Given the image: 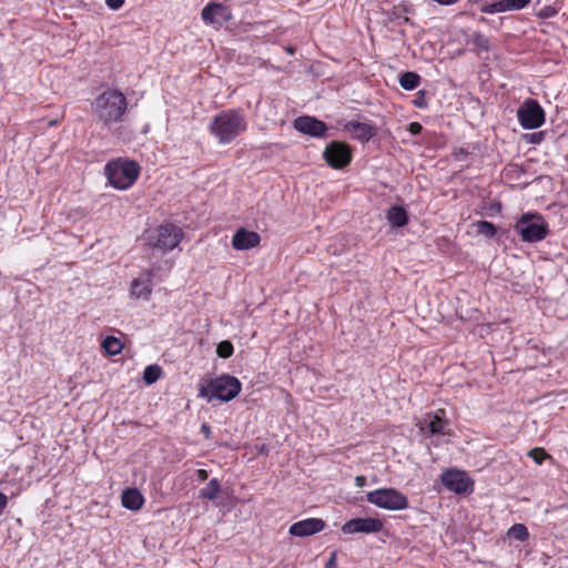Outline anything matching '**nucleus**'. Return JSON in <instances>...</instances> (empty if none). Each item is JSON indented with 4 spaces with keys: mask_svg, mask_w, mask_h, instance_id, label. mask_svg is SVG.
I'll return each mask as SVG.
<instances>
[{
    "mask_svg": "<svg viewBox=\"0 0 568 568\" xmlns=\"http://www.w3.org/2000/svg\"><path fill=\"white\" fill-rule=\"evenodd\" d=\"M209 132L220 144H229L247 130V121L240 109H226L211 120Z\"/></svg>",
    "mask_w": 568,
    "mask_h": 568,
    "instance_id": "nucleus-2",
    "label": "nucleus"
},
{
    "mask_svg": "<svg viewBox=\"0 0 568 568\" xmlns=\"http://www.w3.org/2000/svg\"><path fill=\"white\" fill-rule=\"evenodd\" d=\"M233 352L234 347L230 341H222L216 347V353L221 358H229Z\"/></svg>",
    "mask_w": 568,
    "mask_h": 568,
    "instance_id": "nucleus-29",
    "label": "nucleus"
},
{
    "mask_svg": "<svg viewBox=\"0 0 568 568\" xmlns=\"http://www.w3.org/2000/svg\"><path fill=\"white\" fill-rule=\"evenodd\" d=\"M201 433L206 437V438H210L211 437V427L204 423L201 425Z\"/></svg>",
    "mask_w": 568,
    "mask_h": 568,
    "instance_id": "nucleus-38",
    "label": "nucleus"
},
{
    "mask_svg": "<svg viewBox=\"0 0 568 568\" xmlns=\"http://www.w3.org/2000/svg\"><path fill=\"white\" fill-rule=\"evenodd\" d=\"M181 227L172 223H165L148 233V244L163 252L171 251L183 237Z\"/></svg>",
    "mask_w": 568,
    "mask_h": 568,
    "instance_id": "nucleus-7",
    "label": "nucleus"
},
{
    "mask_svg": "<svg viewBox=\"0 0 568 568\" xmlns=\"http://www.w3.org/2000/svg\"><path fill=\"white\" fill-rule=\"evenodd\" d=\"M386 219L392 227H403L408 223V214L403 206H392L386 214Z\"/></svg>",
    "mask_w": 568,
    "mask_h": 568,
    "instance_id": "nucleus-20",
    "label": "nucleus"
},
{
    "mask_svg": "<svg viewBox=\"0 0 568 568\" xmlns=\"http://www.w3.org/2000/svg\"><path fill=\"white\" fill-rule=\"evenodd\" d=\"M557 13H558V10L555 7L545 6L538 11L537 17L539 19H549V18H554L555 16H557Z\"/></svg>",
    "mask_w": 568,
    "mask_h": 568,
    "instance_id": "nucleus-31",
    "label": "nucleus"
},
{
    "mask_svg": "<svg viewBox=\"0 0 568 568\" xmlns=\"http://www.w3.org/2000/svg\"><path fill=\"white\" fill-rule=\"evenodd\" d=\"M520 125L526 130L541 126L545 122V112L540 104L534 99H527L517 111Z\"/></svg>",
    "mask_w": 568,
    "mask_h": 568,
    "instance_id": "nucleus-9",
    "label": "nucleus"
},
{
    "mask_svg": "<svg viewBox=\"0 0 568 568\" xmlns=\"http://www.w3.org/2000/svg\"><path fill=\"white\" fill-rule=\"evenodd\" d=\"M323 159L333 169H344L352 162V149L345 142L332 141L326 145L323 152Z\"/></svg>",
    "mask_w": 568,
    "mask_h": 568,
    "instance_id": "nucleus-10",
    "label": "nucleus"
},
{
    "mask_svg": "<svg viewBox=\"0 0 568 568\" xmlns=\"http://www.w3.org/2000/svg\"><path fill=\"white\" fill-rule=\"evenodd\" d=\"M442 485L449 491L458 495L471 493L474 480L464 470L450 468L440 474Z\"/></svg>",
    "mask_w": 568,
    "mask_h": 568,
    "instance_id": "nucleus-8",
    "label": "nucleus"
},
{
    "mask_svg": "<svg viewBox=\"0 0 568 568\" xmlns=\"http://www.w3.org/2000/svg\"><path fill=\"white\" fill-rule=\"evenodd\" d=\"M7 505H8V497L4 494L0 493V513L3 511V509L7 507Z\"/></svg>",
    "mask_w": 568,
    "mask_h": 568,
    "instance_id": "nucleus-39",
    "label": "nucleus"
},
{
    "mask_svg": "<svg viewBox=\"0 0 568 568\" xmlns=\"http://www.w3.org/2000/svg\"><path fill=\"white\" fill-rule=\"evenodd\" d=\"M538 465H541L542 462L550 457L544 448H534L528 454Z\"/></svg>",
    "mask_w": 568,
    "mask_h": 568,
    "instance_id": "nucleus-30",
    "label": "nucleus"
},
{
    "mask_svg": "<svg viewBox=\"0 0 568 568\" xmlns=\"http://www.w3.org/2000/svg\"><path fill=\"white\" fill-rule=\"evenodd\" d=\"M325 568H337V552L333 551L325 564Z\"/></svg>",
    "mask_w": 568,
    "mask_h": 568,
    "instance_id": "nucleus-34",
    "label": "nucleus"
},
{
    "mask_svg": "<svg viewBox=\"0 0 568 568\" xmlns=\"http://www.w3.org/2000/svg\"><path fill=\"white\" fill-rule=\"evenodd\" d=\"M105 3L110 9L118 10L123 6L124 0H105Z\"/></svg>",
    "mask_w": 568,
    "mask_h": 568,
    "instance_id": "nucleus-36",
    "label": "nucleus"
},
{
    "mask_svg": "<svg viewBox=\"0 0 568 568\" xmlns=\"http://www.w3.org/2000/svg\"><path fill=\"white\" fill-rule=\"evenodd\" d=\"M221 490V484L217 478H212L207 485L202 488L199 493V497L202 499L213 500L217 497Z\"/></svg>",
    "mask_w": 568,
    "mask_h": 568,
    "instance_id": "nucleus-22",
    "label": "nucleus"
},
{
    "mask_svg": "<svg viewBox=\"0 0 568 568\" xmlns=\"http://www.w3.org/2000/svg\"><path fill=\"white\" fill-rule=\"evenodd\" d=\"M507 11H511L508 0H497L481 8V12L489 14Z\"/></svg>",
    "mask_w": 568,
    "mask_h": 568,
    "instance_id": "nucleus-24",
    "label": "nucleus"
},
{
    "mask_svg": "<svg viewBox=\"0 0 568 568\" xmlns=\"http://www.w3.org/2000/svg\"><path fill=\"white\" fill-rule=\"evenodd\" d=\"M468 44L476 47L479 50L488 51L490 48L489 39L481 32H474L468 39Z\"/></svg>",
    "mask_w": 568,
    "mask_h": 568,
    "instance_id": "nucleus-25",
    "label": "nucleus"
},
{
    "mask_svg": "<svg viewBox=\"0 0 568 568\" xmlns=\"http://www.w3.org/2000/svg\"><path fill=\"white\" fill-rule=\"evenodd\" d=\"M511 11L521 10L527 7L530 0H508Z\"/></svg>",
    "mask_w": 568,
    "mask_h": 568,
    "instance_id": "nucleus-33",
    "label": "nucleus"
},
{
    "mask_svg": "<svg viewBox=\"0 0 568 568\" xmlns=\"http://www.w3.org/2000/svg\"><path fill=\"white\" fill-rule=\"evenodd\" d=\"M414 105L418 109H426L427 102H426V93L424 90L418 91L416 98L413 101Z\"/></svg>",
    "mask_w": 568,
    "mask_h": 568,
    "instance_id": "nucleus-32",
    "label": "nucleus"
},
{
    "mask_svg": "<svg viewBox=\"0 0 568 568\" xmlns=\"http://www.w3.org/2000/svg\"><path fill=\"white\" fill-rule=\"evenodd\" d=\"M420 75L413 71L403 72L399 75V84L405 90H414L420 83Z\"/></svg>",
    "mask_w": 568,
    "mask_h": 568,
    "instance_id": "nucleus-21",
    "label": "nucleus"
},
{
    "mask_svg": "<svg viewBox=\"0 0 568 568\" xmlns=\"http://www.w3.org/2000/svg\"><path fill=\"white\" fill-rule=\"evenodd\" d=\"M153 270H149L142 277L134 278L131 283L130 292L135 298L149 300L152 293Z\"/></svg>",
    "mask_w": 568,
    "mask_h": 568,
    "instance_id": "nucleus-18",
    "label": "nucleus"
},
{
    "mask_svg": "<svg viewBox=\"0 0 568 568\" xmlns=\"http://www.w3.org/2000/svg\"><path fill=\"white\" fill-rule=\"evenodd\" d=\"M422 130H423V126H422V124H420V123H418V122H412V123H409V125H408V131H409V132H410V134H413V135H417V134H419V133L422 132Z\"/></svg>",
    "mask_w": 568,
    "mask_h": 568,
    "instance_id": "nucleus-35",
    "label": "nucleus"
},
{
    "mask_svg": "<svg viewBox=\"0 0 568 568\" xmlns=\"http://www.w3.org/2000/svg\"><path fill=\"white\" fill-rule=\"evenodd\" d=\"M515 231L527 243L540 242L549 233L548 223L539 213H524L515 224Z\"/></svg>",
    "mask_w": 568,
    "mask_h": 568,
    "instance_id": "nucleus-4",
    "label": "nucleus"
},
{
    "mask_svg": "<svg viewBox=\"0 0 568 568\" xmlns=\"http://www.w3.org/2000/svg\"><path fill=\"white\" fill-rule=\"evenodd\" d=\"M102 347L109 355H118L123 349V344L120 338L115 336H106L102 341Z\"/></svg>",
    "mask_w": 568,
    "mask_h": 568,
    "instance_id": "nucleus-23",
    "label": "nucleus"
},
{
    "mask_svg": "<svg viewBox=\"0 0 568 568\" xmlns=\"http://www.w3.org/2000/svg\"><path fill=\"white\" fill-rule=\"evenodd\" d=\"M126 109L125 95L120 90L111 88L100 93L91 103L93 116L105 128L122 122Z\"/></svg>",
    "mask_w": 568,
    "mask_h": 568,
    "instance_id": "nucleus-1",
    "label": "nucleus"
},
{
    "mask_svg": "<svg viewBox=\"0 0 568 568\" xmlns=\"http://www.w3.org/2000/svg\"><path fill=\"white\" fill-rule=\"evenodd\" d=\"M475 226L477 233L487 239H493L497 234V227L491 222L478 221Z\"/></svg>",
    "mask_w": 568,
    "mask_h": 568,
    "instance_id": "nucleus-27",
    "label": "nucleus"
},
{
    "mask_svg": "<svg viewBox=\"0 0 568 568\" xmlns=\"http://www.w3.org/2000/svg\"><path fill=\"white\" fill-rule=\"evenodd\" d=\"M384 527V524L378 518H353L347 520L342 526V532L346 535H353V534H375L379 532Z\"/></svg>",
    "mask_w": 568,
    "mask_h": 568,
    "instance_id": "nucleus-13",
    "label": "nucleus"
},
{
    "mask_svg": "<svg viewBox=\"0 0 568 568\" xmlns=\"http://www.w3.org/2000/svg\"><path fill=\"white\" fill-rule=\"evenodd\" d=\"M445 410L438 409L436 412L427 413L424 417L418 422L417 426L420 432L425 435L429 436H440L445 435L446 427L448 426V422L444 418Z\"/></svg>",
    "mask_w": 568,
    "mask_h": 568,
    "instance_id": "nucleus-12",
    "label": "nucleus"
},
{
    "mask_svg": "<svg viewBox=\"0 0 568 568\" xmlns=\"http://www.w3.org/2000/svg\"><path fill=\"white\" fill-rule=\"evenodd\" d=\"M508 536L519 541H526L529 538L528 528L524 524H515L508 529Z\"/></svg>",
    "mask_w": 568,
    "mask_h": 568,
    "instance_id": "nucleus-28",
    "label": "nucleus"
},
{
    "mask_svg": "<svg viewBox=\"0 0 568 568\" xmlns=\"http://www.w3.org/2000/svg\"><path fill=\"white\" fill-rule=\"evenodd\" d=\"M161 375L162 368L159 365H149L144 368L143 381L145 382V384L151 385L155 383L161 377Z\"/></svg>",
    "mask_w": 568,
    "mask_h": 568,
    "instance_id": "nucleus-26",
    "label": "nucleus"
},
{
    "mask_svg": "<svg viewBox=\"0 0 568 568\" xmlns=\"http://www.w3.org/2000/svg\"><path fill=\"white\" fill-rule=\"evenodd\" d=\"M366 500L386 510H404L409 506L408 498L405 494L396 488H378L366 494Z\"/></svg>",
    "mask_w": 568,
    "mask_h": 568,
    "instance_id": "nucleus-6",
    "label": "nucleus"
},
{
    "mask_svg": "<svg viewBox=\"0 0 568 568\" xmlns=\"http://www.w3.org/2000/svg\"><path fill=\"white\" fill-rule=\"evenodd\" d=\"M201 17L206 24L222 26L232 19V12L221 2H210L202 9Z\"/></svg>",
    "mask_w": 568,
    "mask_h": 568,
    "instance_id": "nucleus-14",
    "label": "nucleus"
},
{
    "mask_svg": "<svg viewBox=\"0 0 568 568\" xmlns=\"http://www.w3.org/2000/svg\"><path fill=\"white\" fill-rule=\"evenodd\" d=\"M343 130L349 133L352 139L362 143L368 142L377 133L375 125L371 122L347 121Z\"/></svg>",
    "mask_w": 568,
    "mask_h": 568,
    "instance_id": "nucleus-16",
    "label": "nucleus"
},
{
    "mask_svg": "<svg viewBox=\"0 0 568 568\" xmlns=\"http://www.w3.org/2000/svg\"><path fill=\"white\" fill-rule=\"evenodd\" d=\"M195 477L199 481H205L209 478V473L205 469H197L195 471Z\"/></svg>",
    "mask_w": 568,
    "mask_h": 568,
    "instance_id": "nucleus-37",
    "label": "nucleus"
},
{
    "mask_svg": "<svg viewBox=\"0 0 568 568\" xmlns=\"http://www.w3.org/2000/svg\"><path fill=\"white\" fill-rule=\"evenodd\" d=\"M365 484H366V477L365 476H357L355 478L356 487H363Z\"/></svg>",
    "mask_w": 568,
    "mask_h": 568,
    "instance_id": "nucleus-40",
    "label": "nucleus"
},
{
    "mask_svg": "<svg viewBox=\"0 0 568 568\" xmlns=\"http://www.w3.org/2000/svg\"><path fill=\"white\" fill-rule=\"evenodd\" d=\"M293 128L302 134L316 139L326 138L328 131L324 121L312 115L297 116L293 122Z\"/></svg>",
    "mask_w": 568,
    "mask_h": 568,
    "instance_id": "nucleus-11",
    "label": "nucleus"
},
{
    "mask_svg": "<svg viewBox=\"0 0 568 568\" xmlns=\"http://www.w3.org/2000/svg\"><path fill=\"white\" fill-rule=\"evenodd\" d=\"M241 382L230 375H221L211 379L206 387L200 389V396L206 397L209 400L219 399L221 402H230L241 392Z\"/></svg>",
    "mask_w": 568,
    "mask_h": 568,
    "instance_id": "nucleus-5",
    "label": "nucleus"
},
{
    "mask_svg": "<svg viewBox=\"0 0 568 568\" xmlns=\"http://www.w3.org/2000/svg\"><path fill=\"white\" fill-rule=\"evenodd\" d=\"M261 236L257 232L240 227L232 236V246L236 251H246L260 245Z\"/></svg>",
    "mask_w": 568,
    "mask_h": 568,
    "instance_id": "nucleus-17",
    "label": "nucleus"
},
{
    "mask_svg": "<svg viewBox=\"0 0 568 568\" xmlns=\"http://www.w3.org/2000/svg\"><path fill=\"white\" fill-rule=\"evenodd\" d=\"M122 505L130 510H139L144 503L143 495L136 488H128L122 493Z\"/></svg>",
    "mask_w": 568,
    "mask_h": 568,
    "instance_id": "nucleus-19",
    "label": "nucleus"
},
{
    "mask_svg": "<svg viewBox=\"0 0 568 568\" xmlns=\"http://www.w3.org/2000/svg\"><path fill=\"white\" fill-rule=\"evenodd\" d=\"M326 524L322 518H306L290 526L288 532L295 537L313 536L325 528Z\"/></svg>",
    "mask_w": 568,
    "mask_h": 568,
    "instance_id": "nucleus-15",
    "label": "nucleus"
},
{
    "mask_svg": "<svg viewBox=\"0 0 568 568\" xmlns=\"http://www.w3.org/2000/svg\"><path fill=\"white\" fill-rule=\"evenodd\" d=\"M104 170L109 183L118 190L131 187L140 174V166L134 161L121 159L109 162Z\"/></svg>",
    "mask_w": 568,
    "mask_h": 568,
    "instance_id": "nucleus-3",
    "label": "nucleus"
}]
</instances>
